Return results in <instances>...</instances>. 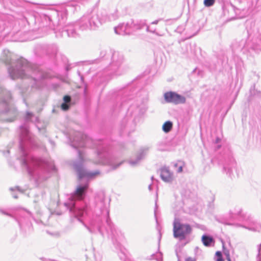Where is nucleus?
Instances as JSON below:
<instances>
[{"label": "nucleus", "mask_w": 261, "mask_h": 261, "mask_svg": "<svg viewBox=\"0 0 261 261\" xmlns=\"http://www.w3.org/2000/svg\"><path fill=\"white\" fill-rule=\"evenodd\" d=\"M70 107V104L63 102L61 105V108L63 110L66 111L69 109Z\"/></svg>", "instance_id": "obj_27"}, {"label": "nucleus", "mask_w": 261, "mask_h": 261, "mask_svg": "<svg viewBox=\"0 0 261 261\" xmlns=\"http://www.w3.org/2000/svg\"><path fill=\"white\" fill-rule=\"evenodd\" d=\"M12 196H13V197L14 198L17 199V198H18L17 195L15 193H13L12 194Z\"/></svg>", "instance_id": "obj_46"}, {"label": "nucleus", "mask_w": 261, "mask_h": 261, "mask_svg": "<svg viewBox=\"0 0 261 261\" xmlns=\"http://www.w3.org/2000/svg\"><path fill=\"white\" fill-rule=\"evenodd\" d=\"M81 2H82L83 3H89V2H93L94 0H80Z\"/></svg>", "instance_id": "obj_39"}, {"label": "nucleus", "mask_w": 261, "mask_h": 261, "mask_svg": "<svg viewBox=\"0 0 261 261\" xmlns=\"http://www.w3.org/2000/svg\"><path fill=\"white\" fill-rule=\"evenodd\" d=\"M134 27H135V31L137 30L143 29V28H145L146 31L147 32H150L151 33L155 34L157 36H163L162 35L160 34L159 33L156 32L155 29H150V27L146 24L145 20H140L139 21H137L136 22H134Z\"/></svg>", "instance_id": "obj_17"}, {"label": "nucleus", "mask_w": 261, "mask_h": 261, "mask_svg": "<svg viewBox=\"0 0 261 261\" xmlns=\"http://www.w3.org/2000/svg\"><path fill=\"white\" fill-rule=\"evenodd\" d=\"M146 101V99L139 98L130 105L128 109L126 116L121 122L122 131L129 134L135 130L137 118L143 115L147 110Z\"/></svg>", "instance_id": "obj_9"}, {"label": "nucleus", "mask_w": 261, "mask_h": 261, "mask_svg": "<svg viewBox=\"0 0 261 261\" xmlns=\"http://www.w3.org/2000/svg\"><path fill=\"white\" fill-rule=\"evenodd\" d=\"M225 254L226 255V257H227V260L228 261H231V259H230V257L229 256V253H225Z\"/></svg>", "instance_id": "obj_42"}, {"label": "nucleus", "mask_w": 261, "mask_h": 261, "mask_svg": "<svg viewBox=\"0 0 261 261\" xmlns=\"http://www.w3.org/2000/svg\"><path fill=\"white\" fill-rule=\"evenodd\" d=\"M192 230L191 226L188 224L174 222L173 235L175 238H179L180 240H183L187 235L191 233Z\"/></svg>", "instance_id": "obj_11"}, {"label": "nucleus", "mask_w": 261, "mask_h": 261, "mask_svg": "<svg viewBox=\"0 0 261 261\" xmlns=\"http://www.w3.org/2000/svg\"><path fill=\"white\" fill-rule=\"evenodd\" d=\"M160 176L161 179L166 182H171L173 180V173L170 172L169 168L166 167L161 169Z\"/></svg>", "instance_id": "obj_18"}, {"label": "nucleus", "mask_w": 261, "mask_h": 261, "mask_svg": "<svg viewBox=\"0 0 261 261\" xmlns=\"http://www.w3.org/2000/svg\"><path fill=\"white\" fill-rule=\"evenodd\" d=\"M246 43V40H242L241 41V42H240L239 49L240 50H242L245 47Z\"/></svg>", "instance_id": "obj_28"}, {"label": "nucleus", "mask_w": 261, "mask_h": 261, "mask_svg": "<svg viewBox=\"0 0 261 261\" xmlns=\"http://www.w3.org/2000/svg\"><path fill=\"white\" fill-rule=\"evenodd\" d=\"M58 51V47L55 44H38L35 46L36 54H46L48 56H55Z\"/></svg>", "instance_id": "obj_12"}, {"label": "nucleus", "mask_w": 261, "mask_h": 261, "mask_svg": "<svg viewBox=\"0 0 261 261\" xmlns=\"http://www.w3.org/2000/svg\"><path fill=\"white\" fill-rule=\"evenodd\" d=\"M96 61L100 63L103 69L98 73L102 82L118 77L124 73L125 59L123 55L117 51L102 50L99 58Z\"/></svg>", "instance_id": "obj_5"}, {"label": "nucleus", "mask_w": 261, "mask_h": 261, "mask_svg": "<svg viewBox=\"0 0 261 261\" xmlns=\"http://www.w3.org/2000/svg\"><path fill=\"white\" fill-rule=\"evenodd\" d=\"M217 220L225 225L241 227L251 231H259L261 230V224L250 215L243 214L240 208L230 210L228 216L219 217Z\"/></svg>", "instance_id": "obj_7"}, {"label": "nucleus", "mask_w": 261, "mask_h": 261, "mask_svg": "<svg viewBox=\"0 0 261 261\" xmlns=\"http://www.w3.org/2000/svg\"><path fill=\"white\" fill-rule=\"evenodd\" d=\"M118 255L121 260H122V261L125 260L126 255H125L124 252H123L121 249H120V252L118 253Z\"/></svg>", "instance_id": "obj_26"}, {"label": "nucleus", "mask_w": 261, "mask_h": 261, "mask_svg": "<svg viewBox=\"0 0 261 261\" xmlns=\"http://www.w3.org/2000/svg\"><path fill=\"white\" fill-rule=\"evenodd\" d=\"M180 164H182V163L181 162L174 163L173 166L175 169L177 168Z\"/></svg>", "instance_id": "obj_37"}, {"label": "nucleus", "mask_w": 261, "mask_h": 261, "mask_svg": "<svg viewBox=\"0 0 261 261\" xmlns=\"http://www.w3.org/2000/svg\"><path fill=\"white\" fill-rule=\"evenodd\" d=\"M15 190H17L19 191H20V188L19 187H16L15 188H10V190L11 191H15Z\"/></svg>", "instance_id": "obj_35"}, {"label": "nucleus", "mask_w": 261, "mask_h": 261, "mask_svg": "<svg viewBox=\"0 0 261 261\" xmlns=\"http://www.w3.org/2000/svg\"><path fill=\"white\" fill-rule=\"evenodd\" d=\"M162 20V19H158V20H154V21H152V22L151 23V24H157L159 23V22L160 20Z\"/></svg>", "instance_id": "obj_38"}, {"label": "nucleus", "mask_w": 261, "mask_h": 261, "mask_svg": "<svg viewBox=\"0 0 261 261\" xmlns=\"http://www.w3.org/2000/svg\"><path fill=\"white\" fill-rule=\"evenodd\" d=\"M25 123L19 127V160L22 166L25 168L30 178L37 186L49 177V173L56 171L54 163L40 158L34 156L29 153V149L37 147L34 136L30 132L27 123L39 122V118L32 113L27 112Z\"/></svg>", "instance_id": "obj_2"}, {"label": "nucleus", "mask_w": 261, "mask_h": 261, "mask_svg": "<svg viewBox=\"0 0 261 261\" xmlns=\"http://www.w3.org/2000/svg\"><path fill=\"white\" fill-rule=\"evenodd\" d=\"M70 145L77 150L79 160L73 164V167L76 171L79 178L92 179L100 174L99 170L89 171L84 169L83 164L85 161V152L81 148L90 147L96 149V158L93 161L95 164L108 165L113 169L119 167L122 162L117 163L110 154L107 145L103 140H93L87 135L81 132H75L73 138H69Z\"/></svg>", "instance_id": "obj_3"}, {"label": "nucleus", "mask_w": 261, "mask_h": 261, "mask_svg": "<svg viewBox=\"0 0 261 261\" xmlns=\"http://www.w3.org/2000/svg\"><path fill=\"white\" fill-rule=\"evenodd\" d=\"M89 187L88 182L79 185L64 205L72 212L74 217L81 222L91 233L99 232L110 237L114 245L119 246V240L123 238V233L117 229L109 217V201L106 199L103 192H100L95 197V208L93 215L87 223L81 220L88 215L91 208L85 202L84 198Z\"/></svg>", "instance_id": "obj_1"}, {"label": "nucleus", "mask_w": 261, "mask_h": 261, "mask_svg": "<svg viewBox=\"0 0 261 261\" xmlns=\"http://www.w3.org/2000/svg\"><path fill=\"white\" fill-rule=\"evenodd\" d=\"M148 189H149V191H151L152 190V185H151V184L149 185Z\"/></svg>", "instance_id": "obj_49"}, {"label": "nucleus", "mask_w": 261, "mask_h": 261, "mask_svg": "<svg viewBox=\"0 0 261 261\" xmlns=\"http://www.w3.org/2000/svg\"><path fill=\"white\" fill-rule=\"evenodd\" d=\"M216 256L217 257L216 261H224L222 253L220 251H217L216 253Z\"/></svg>", "instance_id": "obj_25"}, {"label": "nucleus", "mask_w": 261, "mask_h": 261, "mask_svg": "<svg viewBox=\"0 0 261 261\" xmlns=\"http://www.w3.org/2000/svg\"><path fill=\"white\" fill-rule=\"evenodd\" d=\"M214 147H215V151H217V150H218L220 148L221 145H220L219 144H215Z\"/></svg>", "instance_id": "obj_36"}, {"label": "nucleus", "mask_w": 261, "mask_h": 261, "mask_svg": "<svg viewBox=\"0 0 261 261\" xmlns=\"http://www.w3.org/2000/svg\"><path fill=\"white\" fill-rule=\"evenodd\" d=\"M22 95L24 97V92L23 91H21Z\"/></svg>", "instance_id": "obj_50"}, {"label": "nucleus", "mask_w": 261, "mask_h": 261, "mask_svg": "<svg viewBox=\"0 0 261 261\" xmlns=\"http://www.w3.org/2000/svg\"><path fill=\"white\" fill-rule=\"evenodd\" d=\"M201 240L203 245L205 246H210L214 242V239L206 234L203 235Z\"/></svg>", "instance_id": "obj_20"}, {"label": "nucleus", "mask_w": 261, "mask_h": 261, "mask_svg": "<svg viewBox=\"0 0 261 261\" xmlns=\"http://www.w3.org/2000/svg\"><path fill=\"white\" fill-rule=\"evenodd\" d=\"M176 170L177 173L181 172L182 171V164H180Z\"/></svg>", "instance_id": "obj_32"}, {"label": "nucleus", "mask_w": 261, "mask_h": 261, "mask_svg": "<svg viewBox=\"0 0 261 261\" xmlns=\"http://www.w3.org/2000/svg\"><path fill=\"white\" fill-rule=\"evenodd\" d=\"M34 221L38 224H40L42 223V220H36L35 218H34Z\"/></svg>", "instance_id": "obj_45"}, {"label": "nucleus", "mask_w": 261, "mask_h": 261, "mask_svg": "<svg viewBox=\"0 0 261 261\" xmlns=\"http://www.w3.org/2000/svg\"><path fill=\"white\" fill-rule=\"evenodd\" d=\"M69 69H70V68H69V67L68 66H67V67H66V70H67V71H68V70H69Z\"/></svg>", "instance_id": "obj_51"}, {"label": "nucleus", "mask_w": 261, "mask_h": 261, "mask_svg": "<svg viewBox=\"0 0 261 261\" xmlns=\"http://www.w3.org/2000/svg\"><path fill=\"white\" fill-rule=\"evenodd\" d=\"M127 27L125 23H121L114 28L115 32L116 34L121 35H129Z\"/></svg>", "instance_id": "obj_19"}, {"label": "nucleus", "mask_w": 261, "mask_h": 261, "mask_svg": "<svg viewBox=\"0 0 261 261\" xmlns=\"http://www.w3.org/2000/svg\"><path fill=\"white\" fill-rule=\"evenodd\" d=\"M0 213L3 214H4V215H7V216H10L11 217L14 218V217L12 215H11V214H9L7 212H6V211H5L3 209L0 208Z\"/></svg>", "instance_id": "obj_31"}, {"label": "nucleus", "mask_w": 261, "mask_h": 261, "mask_svg": "<svg viewBox=\"0 0 261 261\" xmlns=\"http://www.w3.org/2000/svg\"><path fill=\"white\" fill-rule=\"evenodd\" d=\"M63 101L64 102L70 104L71 97L69 95H65L63 97Z\"/></svg>", "instance_id": "obj_29"}, {"label": "nucleus", "mask_w": 261, "mask_h": 261, "mask_svg": "<svg viewBox=\"0 0 261 261\" xmlns=\"http://www.w3.org/2000/svg\"><path fill=\"white\" fill-rule=\"evenodd\" d=\"M99 14L100 15V20H101V24L107 21L115 20L118 18V12L116 10L109 14H107L106 12H100Z\"/></svg>", "instance_id": "obj_16"}, {"label": "nucleus", "mask_w": 261, "mask_h": 261, "mask_svg": "<svg viewBox=\"0 0 261 261\" xmlns=\"http://www.w3.org/2000/svg\"><path fill=\"white\" fill-rule=\"evenodd\" d=\"M80 6L75 2H71L67 4L64 11L53 10L50 11L48 13H42L40 15L42 27H47L50 24V22L54 23L55 19L58 20L57 27L54 29L55 33L57 37H64L61 36V33H59V29L62 32L64 30L63 26L66 19L67 12L68 11L74 12L76 11Z\"/></svg>", "instance_id": "obj_8"}, {"label": "nucleus", "mask_w": 261, "mask_h": 261, "mask_svg": "<svg viewBox=\"0 0 261 261\" xmlns=\"http://www.w3.org/2000/svg\"><path fill=\"white\" fill-rule=\"evenodd\" d=\"M164 97L166 102L172 103L176 105L184 104L186 101V98L184 96L173 91L165 93Z\"/></svg>", "instance_id": "obj_13"}, {"label": "nucleus", "mask_w": 261, "mask_h": 261, "mask_svg": "<svg viewBox=\"0 0 261 261\" xmlns=\"http://www.w3.org/2000/svg\"><path fill=\"white\" fill-rule=\"evenodd\" d=\"M27 213H28L29 214L31 215V214H30V213L29 212H27Z\"/></svg>", "instance_id": "obj_54"}, {"label": "nucleus", "mask_w": 261, "mask_h": 261, "mask_svg": "<svg viewBox=\"0 0 261 261\" xmlns=\"http://www.w3.org/2000/svg\"><path fill=\"white\" fill-rule=\"evenodd\" d=\"M260 250H261V244H259L258 246V254L260 253Z\"/></svg>", "instance_id": "obj_47"}, {"label": "nucleus", "mask_w": 261, "mask_h": 261, "mask_svg": "<svg viewBox=\"0 0 261 261\" xmlns=\"http://www.w3.org/2000/svg\"><path fill=\"white\" fill-rule=\"evenodd\" d=\"M134 21L133 20H130L128 22H127L125 24L127 27V31L128 32V34H130L132 32L135 31V27H134Z\"/></svg>", "instance_id": "obj_22"}, {"label": "nucleus", "mask_w": 261, "mask_h": 261, "mask_svg": "<svg viewBox=\"0 0 261 261\" xmlns=\"http://www.w3.org/2000/svg\"><path fill=\"white\" fill-rule=\"evenodd\" d=\"M175 253H176V256H177V257L178 258V261H180V257H179V256L178 255L177 249H176Z\"/></svg>", "instance_id": "obj_43"}, {"label": "nucleus", "mask_w": 261, "mask_h": 261, "mask_svg": "<svg viewBox=\"0 0 261 261\" xmlns=\"http://www.w3.org/2000/svg\"><path fill=\"white\" fill-rule=\"evenodd\" d=\"M221 139L219 138V137H217L215 139V140L214 141V144H218L220 141H221Z\"/></svg>", "instance_id": "obj_34"}, {"label": "nucleus", "mask_w": 261, "mask_h": 261, "mask_svg": "<svg viewBox=\"0 0 261 261\" xmlns=\"http://www.w3.org/2000/svg\"><path fill=\"white\" fill-rule=\"evenodd\" d=\"M153 179V176L151 177V180H152Z\"/></svg>", "instance_id": "obj_53"}, {"label": "nucleus", "mask_w": 261, "mask_h": 261, "mask_svg": "<svg viewBox=\"0 0 261 261\" xmlns=\"http://www.w3.org/2000/svg\"><path fill=\"white\" fill-rule=\"evenodd\" d=\"M149 150L148 147L141 148L135 159H130L128 161L129 164L132 166H137L141 161L143 160L147 154Z\"/></svg>", "instance_id": "obj_15"}, {"label": "nucleus", "mask_w": 261, "mask_h": 261, "mask_svg": "<svg viewBox=\"0 0 261 261\" xmlns=\"http://www.w3.org/2000/svg\"><path fill=\"white\" fill-rule=\"evenodd\" d=\"M49 142L51 145H52L53 146H54V141H53L51 140H49Z\"/></svg>", "instance_id": "obj_48"}, {"label": "nucleus", "mask_w": 261, "mask_h": 261, "mask_svg": "<svg viewBox=\"0 0 261 261\" xmlns=\"http://www.w3.org/2000/svg\"><path fill=\"white\" fill-rule=\"evenodd\" d=\"M101 25L99 13L91 12L84 15L77 21L70 23L64 26L62 32L59 29V33L61 36L75 38L80 36L82 31L94 30Z\"/></svg>", "instance_id": "obj_6"}, {"label": "nucleus", "mask_w": 261, "mask_h": 261, "mask_svg": "<svg viewBox=\"0 0 261 261\" xmlns=\"http://www.w3.org/2000/svg\"><path fill=\"white\" fill-rule=\"evenodd\" d=\"M221 164L223 165V171L231 177L232 169L236 166V162L230 154L227 155L224 157V161Z\"/></svg>", "instance_id": "obj_14"}, {"label": "nucleus", "mask_w": 261, "mask_h": 261, "mask_svg": "<svg viewBox=\"0 0 261 261\" xmlns=\"http://www.w3.org/2000/svg\"><path fill=\"white\" fill-rule=\"evenodd\" d=\"M215 2V0H204V5L205 7H211Z\"/></svg>", "instance_id": "obj_24"}, {"label": "nucleus", "mask_w": 261, "mask_h": 261, "mask_svg": "<svg viewBox=\"0 0 261 261\" xmlns=\"http://www.w3.org/2000/svg\"><path fill=\"white\" fill-rule=\"evenodd\" d=\"M173 123L170 121H167L165 122L162 126L163 130L165 133H169L172 128Z\"/></svg>", "instance_id": "obj_21"}, {"label": "nucleus", "mask_w": 261, "mask_h": 261, "mask_svg": "<svg viewBox=\"0 0 261 261\" xmlns=\"http://www.w3.org/2000/svg\"><path fill=\"white\" fill-rule=\"evenodd\" d=\"M11 98L10 92L4 87H0V113H8L12 115L13 118L9 119V121H13L17 115L16 109L10 105Z\"/></svg>", "instance_id": "obj_10"}, {"label": "nucleus", "mask_w": 261, "mask_h": 261, "mask_svg": "<svg viewBox=\"0 0 261 261\" xmlns=\"http://www.w3.org/2000/svg\"><path fill=\"white\" fill-rule=\"evenodd\" d=\"M152 259H156L157 261H162L163 255L160 252H156L155 254L152 255Z\"/></svg>", "instance_id": "obj_23"}, {"label": "nucleus", "mask_w": 261, "mask_h": 261, "mask_svg": "<svg viewBox=\"0 0 261 261\" xmlns=\"http://www.w3.org/2000/svg\"><path fill=\"white\" fill-rule=\"evenodd\" d=\"M77 73H78V74H79V76L80 77L81 81L83 82L84 81V77H83V76L81 74V73H80V71H77Z\"/></svg>", "instance_id": "obj_40"}, {"label": "nucleus", "mask_w": 261, "mask_h": 261, "mask_svg": "<svg viewBox=\"0 0 261 261\" xmlns=\"http://www.w3.org/2000/svg\"><path fill=\"white\" fill-rule=\"evenodd\" d=\"M3 60L8 66L9 75L12 80L31 77L37 82L47 77V75L38 66L23 58L14 60L10 56H7Z\"/></svg>", "instance_id": "obj_4"}, {"label": "nucleus", "mask_w": 261, "mask_h": 261, "mask_svg": "<svg viewBox=\"0 0 261 261\" xmlns=\"http://www.w3.org/2000/svg\"><path fill=\"white\" fill-rule=\"evenodd\" d=\"M15 219L18 222V223L19 225V227L21 229L23 227V220L21 219L20 220H18L16 218H15Z\"/></svg>", "instance_id": "obj_30"}, {"label": "nucleus", "mask_w": 261, "mask_h": 261, "mask_svg": "<svg viewBox=\"0 0 261 261\" xmlns=\"http://www.w3.org/2000/svg\"><path fill=\"white\" fill-rule=\"evenodd\" d=\"M156 207H157V205H156H156H155V209H154V216H155V219H156V223H158V220H157L156 217Z\"/></svg>", "instance_id": "obj_44"}, {"label": "nucleus", "mask_w": 261, "mask_h": 261, "mask_svg": "<svg viewBox=\"0 0 261 261\" xmlns=\"http://www.w3.org/2000/svg\"><path fill=\"white\" fill-rule=\"evenodd\" d=\"M7 153L9 154V150H7V152H6Z\"/></svg>", "instance_id": "obj_52"}, {"label": "nucleus", "mask_w": 261, "mask_h": 261, "mask_svg": "<svg viewBox=\"0 0 261 261\" xmlns=\"http://www.w3.org/2000/svg\"><path fill=\"white\" fill-rule=\"evenodd\" d=\"M36 126L38 128L39 132H42V134H44L45 132V129L44 127L40 128L38 124H36Z\"/></svg>", "instance_id": "obj_33"}, {"label": "nucleus", "mask_w": 261, "mask_h": 261, "mask_svg": "<svg viewBox=\"0 0 261 261\" xmlns=\"http://www.w3.org/2000/svg\"><path fill=\"white\" fill-rule=\"evenodd\" d=\"M186 261H196L194 259L191 257H189L186 259Z\"/></svg>", "instance_id": "obj_41"}]
</instances>
